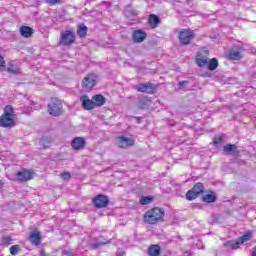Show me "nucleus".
Masks as SVG:
<instances>
[{
	"instance_id": "41",
	"label": "nucleus",
	"mask_w": 256,
	"mask_h": 256,
	"mask_svg": "<svg viewBox=\"0 0 256 256\" xmlns=\"http://www.w3.org/2000/svg\"><path fill=\"white\" fill-rule=\"evenodd\" d=\"M73 254L69 253L68 251L65 252V256H72Z\"/></svg>"
},
{
	"instance_id": "23",
	"label": "nucleus",
	"mask_w": 256,
	"mask_h": 256,
	"mask_svg": "<svg viewBox=\"0 0 256 256\" xmlns=\"http://www.w3.org/2000/svg\"><path fill=\"white\" fill-rule=\"evenodd\" d=\"M148 255H150V256H159V255H161V247H159V245H151L148 248Z\"/></svg>"
},
{
	"instance_id": "17",
	"label": "nucleus",
	"mask_w": 256,
	"mask_h": 256,
	"mask_svg": "<svg viewBox=\"0 0 256 256\" xmlns=\"http://www.w3.org/2000/svg\"><path fill=\"white\" fill-rule=\"evenodd\" d=\"M92 102L94 103V107H103L107 103V99L101 94H96L92 97Z\"/></svg>"
},
{
	"instance_id": "42",
	"label": "nucleus",
	"mask_w": 256,
	"mask_h": 256,
	"mask_svg": "<svg viewBox=\"0 0 256 256\" xmlns=\"http://www.w3.org/2000/svg\"><path fill=\"white\" fill-rule=\"evenodd\" d=\"M60 175H61L62 179L65 178V172H62Z\"/></svg>"
},
{
	"instance_id": "4",
	"label": "nucleus",
	"mask_w": 256,
	"mask_h": 256,
	"mask_svg": "<svg viewBox=\"0 0 256 256\" xmlns=\"http://www.w3.org/2000/svg\"><path fill=\"white\" fill-rule=\"evenodd\" d=\"M97 85V76L95 74H88L82 80V89L89 93Z\"/></svg>"
},
{
	"instance_id": "27",
	"label": "nucleus",
	"mask_w": 256,
	"mask_h": 256,
	"mask_svg": "<svg viewBox=\"0 0 256 256\" xmlns=\"http://www.w3.org/2000/svg\"><path fill=\"white\" fill-rule=\"evenodd\" d=\"M238 245H243L247 241H251V232H246L243 236L239 237L237 240Z\"/></svg>"
},
{
	"instance_id": "11",
	"label": "nucleus",
	"mask_w": 256,
	"mask_h": 256,
	"mask_svg": "<svg viewBox=\"0 0 256 256\" xmlns=\"http://www.w3.org/2000/svg\"><path fill=\"white\" fill-rule=\"evenodd\" d=\"M80 101H81L82 107H83V109H85V111H91V110L95 109V104L93 102V99H89L88 95L81 96Z\"/></svg>"
},
{
	"instance_id": "43",
	"label": "nucleus",
	"mask_w": 256,
	"mask_h": 256,
	"mask_svg": "<svg viewBox=\"0 0 256 256\" xmlns=\"http://www.w3.org/2000/svg\"><path fill=\"white\" fill-rule=\"evenodd\" d=\"M0 189H3V182H0Z\"/></svg>"
},
{
	"instance_id": "34",
	"label": "nucleus",
	"mask_w": 256,
	"mask_h": 256,
	"mask_svg": "<svg viewBox=\"0 0 256 256\" xmlns=\"http://www.w3.org/2000/svg\"><path fill=\"white\" fill-rule=\"evenodd\" d=\"M19 245H13L10 247V253L11 255H18L19 254Z\"/></svg>"
},
{
	"instance_id": "12",
	"label": "nucleus",
	"mask_w": 256,
	"mask_h": 256,
	"mask_svg": "<svg viewBox=\"0 0 256 256\" xmlns=\"http://www.w3.org/2000/svg\"><path fill=\"white\" fill-rule=\"evenodd\" d=\"M134 89H136V91H138L139 93H153V91H155V88L151 83H142L135 85Z\"/></svg>"
},
{
	"instance_id": "36",
	"label": "nucleus",
	"mask_w": 256,
	"mask_h": 256,
	"mask_svg": "<svg viewBox=\"0 0 256 256\" xmlns=\"http://www.w3.org/2000/svg\"><path fill=\"white\" fill-rule=\"evenodd\" d=\"M47 5H59L61 0H46Z\"/></svg>"
},
{
	"instance_id": "2",
	"label": "nucleus",
	"mask_w": 256,
	"mask_h": 256,
	"mask_svg": "<svg viewBox=\"0 0 256 256\" xmlns=\"http://www.w3.org/2000/svg\"><path fill=\"white\" fill-rule=\"evenodd\" d=\"M48 111L53 117H59V115L63 113V104H61V100L53 98L48 104Z\"/></svg>"
},
{
	"instance_id": "9",
	"label": "nucleus",
	"mask_w": 256,
	"mask_h": 256,
	"mask_svg": "<svg viewBox=\"0 0 256 256\" xmlns=\"http://www.w3.org/2000/svg\"><path fill=\"white\" fill-rule=\"evenodd\" d=\"M93 204L97 209H103L109 205V197L99 194L93 199Z\"/></svg>"
},
{
	"instance_id": "35",
	"label": "nucleus",
	"mask_w": 256,
	"mask_h": 256,
	"mask_svg": "<svg viewBox=\"0 0 256 256\" xmlns=\"http://www.w3.org/2000/svg\"><path fill=\"white\" fill-rule=\"evenodd\" d=\"M12 241H13V239H11V237H9V236L4 237V238H2V245L9 247V245H11Z\"/></svg>"
},
{
	"instance_id": "15",
	"label": "nucleus",
	"mask_w": 256,
	"mask_h": 256,
	"mask_svg": "<svg viewBox=\"0 0 256 256\" xmlns=\"http://www.w3.org/2000/svg\"><path fill=\"white\" fill-rule=\"evenodd\" d=\"M29 241L32 245H41V232L34 230L30 233Z\"/></svg>"
},
{
	"instance_id": "6",
	"label": "nucleus",
	"mask_w": 256,
	"mask_h": 256,
	"mask_svg": "<svg viewBox=\"0 0 256 256\" xmlns=\"http://www.w3.org/2000/svg\"><path fill=\"white\" fill-rule=\"evenodd\" d=\"M116 145L120 149H127V147H133L135 145V140L132 137L120 136L116 138Z\"/></svg>"
},
{
	"instance_id": "1",
	"label": "nucleus",
	"mask_w": 256,
	"mask_h": 256,
	"mask_svg": "<svg viewBox=\"0 0 256 256\" xmlns=\"http://www.w3.org/2000/svg\"><path fill=\"white\" fill-rule=\"evenodd\" d=\"M163 217H165V212H163L161 208H153L144 214V221L148 225H155L159 223Z\"/></svg>"
},
{
	"instance_id": "19",
	"label": "nucleus",
	"mask_w": 256,
	"mask_h": 256,
	"mask_svg": "<svg viewBox=\"0 0 256 256\" xmlns=\"http://www.w3.org/2000/svg\"><path fill=\"white\" fill-rule=\"evenodd\" d=\"M148 23L152 29L159 27V23H161V19L155 14H151L148 18Z\"/></svg>"
},
{
	"instance_id": "33",
	"label": "nucleus",
	"mask_w": 256,
	"mask_h": 256,
	"mask_svg": "<svg viewBox=\"0 0 256 256\" xmlns=\"http://www.w3.org/2000/svg\"><path fill=\"white\" fill-rule=\"evenodd\" d=\"M8 73H13V75H19L20 71L19 68L15 67V66H9L7 68Z\"/></svg>"
},
{
	"instance_id": "3",
	"label": "nucleus",
	"mask_w": 256,
	"mask_h": 256,
	"mask_svg": "<svg viewBox=\"0 0 256 256\" xmlns=\"http://www.w3.org/2000/svg\"><path fill=\"white\" fill-rule=\"evenodd\" d=\"M203 191H205V187L203 186V183L198 182L194 185V187L191 190H189L186 193V199L188 201H193L194 199H197V197H199V195H201Z\"/></svg>"
},
{
	"instance_id": "40",
	"label": "nucleus",
	"mask_w": 256,
	"mask_h": 256,
	"mask_svg": "<svg viewBox=\"0 0 256 256\" xmlns=\"http://www.w3.org/2000/svg\"><path fill=\"white\" fill-rule=\"evenodd\" d=\"M65 179H71V174L69 172H65Z\"/></svg>"
},
{
	"instance_id": "5",
	"label": "nucleus",
	"mask_w": 256,
	"mask_h": 256,
	"mask_svg": "<svg viewBox=\"0 0 256 256\" xmlns=\"http://www.w3.org/2000/svg\"><path fill=\"white\" fill-rule=\"evenodd\" d=\"M195 33L191 29H183L178 34V39L182 45H189L193 41Z\"/></svg>"
},
{
	"instance_id": "7",
	"label": "nucleus",
	"mask_w": 256,
	"mask_h": 256,
	"mask_svg": "<svg viewBox=\"0 0 256 256\" xmlns=\"http://www.w3.org/2000/svg\"><path fill=\"white\" fill-rule=\"evenodd\" d=\"M209 61V50H202L197 52L196 64L198 67H207Z\"/></svg>"
},
{
	"instance_id": "32",
	"label": "nucleus",
	"mask_w": 256,
	"mask_h": 256,
	"mask_svg": "<svg viewBox=\"0 0 256 256\" xmlns=\"http://www.w3.org/2000/svg\"><path fill=\"white\" fill-rule=\"evenodd\" d=\"M13 113V106L8 105L5 107L3 115H5L6 117H13Z\"/></svg>"
},
{
	"instance_id": "45",
	"label": "nucleus",
	"mask_w": 256,
	"mask_h": 256,
	"mask_svg": "<svg viewBox=\"0 0 256 256\" xmlns=\"http://www.w3.org/2000/svg\"><path fill=\"white\" fill-rule=\"evenodd\" d=\"M133 15H137V12H133Z\"/></svg>"
},
{
	"instance_id": "10",
	"label": "nucleus",
	"mask_w": 256,
	"mask_h": 256,
	"mask_svg": "<svg viewBox=\"0 0 256 256\" xmlns=\"http://www.w3.org/2000/svg\"><path fill=\"white\" fill-rule=\"evenodd\" d=\"M147 39V32L143 30H134L132 34V41L134 43H143Z\"/></svg>"
},
{
	"instance_id": "29",
	"label": "nucleus",
	"mask_w": 256,
	"mask_h": 256,
	"mask_svg": "<svg viewBox=\"0 0 256 256\" xmlns=\"http://www.w3.org/2000/svg\"><path fill=\"white\" fill-rule=\"evenodd\" d=\"M87 31H88V28L87 26H85V24H81L77 29V33L79 37H85V35H87Z\"/></svg>"
},
{
	"instance_id": "38",
	"label": "nucleus",
	"mask_w": 256,
	"mask_h": 256,
	"mask_svg": "<svg viewBox=\"0 0 256 256\" xmlns=\"http://www.w3.org/2000/svg\"><path fill=\"white\" fill-rule=\"evenodd\" d=\"M1 67H5V58H3V55L0 54V69Z\"/></svg>"
},
{
	"instance_id": "18",
	"label": "nucleus",
	"mask_w": 256,
	"mask_h": 256,
	"mask_svg": "<svg viewBox=\"0 0 256 256\" xmlns=\"http://www.w3.org/2000/svg\"><path fill=\"white\" fill-rule=\"evenodd\" d=\"M13 117L11 116H6L3 114L0 117V127H11L13 125Z\"/></svg>"
},
{
	"instance_id": "46",
	"label": "nucleus",
	"mask_w": 256,
	"mask_h": 256,
	"mask_svg": "<svg viewBox=\"0 0 256 256\" xmlns=\"http://www.w3.org/2000/svg\"><path fill=\"white\" fill-rule=\"evenodd\" d=\"M117 256H123V255H117Z\"/></svg>"
},
{
	"instance_id": "8",
	"label": "nucleus",
	"mask_w": 256,
	"mask_h": 256,
	"mask_svg": "<svg viewBox=\"0 0 256 256\" xmlns=\"http://www.w3.org/2000/svg\"><path fill=\"white\" fill-rule=\"evenodd\" d=\"M73 151H83L87 147V140L84 137H75L71 141Z\"/></svg>"
},
{
	"instance_id": "31",
	"label": "nucleus",
	"mask_w": 256,
	"mask_h": 256,
	"mask_svg": "<svg viewBox=\"0 0 256 256\" xmlns=\"http://www.w3.org/2000/svg\"><path fill=\"white\" fill-rule=\"evenodd\" d=\"M153 197L151 196H142L140 198V204L141 205H149V203H152Z\"/></svg>"
},
{
	"instance_id": "14",
	"label": "nucleus",
	"mask_w": 256,
	"mask_h": 256,
	"mask_svg": "<svg viewBox=\"0 0 256 256\" xmlns=\"http://www.w3.org/2000/svg\"><path fill=\"white\" fill-rule=\"evenodd\" d=\"M243 48H232L229 53V59H232V61H239V59H242L243 57Z\"/></svg>"
},
{
	"instance_id": "21",
	"label": "nucleus",
	"mask_w": 256,
	"mask_h": 256,
	"mask_svg": "<svg viewBox=\"0 0 256 256\" xmlns=\"http://www.w3.org/2000/svg\"><path fill=\"white\" fill-rule=\"evenodd\" d=\"M20 35H22V37L29 38L33 35V29L29 26H21Z\"/></svg>"
},
{
	"instance_id": "28",
	"label": "nucleus",
	"mask_w": 256,
	"mask_h": 256,
	"mask_svg": "<svg viewBox=\"0 0 256 256\" xmlns=\"http://www.w3.org/2000/svg\"><path fill=\"white\" fill-rule=\"evenodd\" d=\"M225 143V135L215 136L213 139V144L215 147H219Z\"/></svg>"
},
{
	"instance_id": "37",
	"label": "nucleus",
	"mask_w": 256,
	"mask_h": 256,
	"mask_svg": "<svg viewBox=\"0 0 256 256\" xmlns=\"http://www.w3.org/2000/svg\"><path fill=\"white\" fill-rule=\"evenodd\" d=\"M59 45H65V32H61Z\"/></svg>"
},
{
	"instance_id": "30",
	"label": "nucleus",
	"mask_w": 256,
	"mask_h": 256,
	"mask_svg": "<svg viewBox=\"0 0 256 256\" xmlns=\"http://www.w3.org/2000/svg\"><path fill=\"white\" fill-rule=\"evenodd\" d=\"M224 247H226L227 249H232L234 251L235 249H239V244H237V240L236 242L228 241L224 243Z\"/></svg>"
},
{
	"instance_id": "25",
	"label": "nucleus",
	"mask_w": 256,
	"mask_h": 256,
	"mask_svg": "<svg viewBox=\"0 0 256 256\" xmlns=\"http://www.w3.org/2000/svg\"><path fill=\"white\" fill-rule=\"evenodd\" d=\"M202 201H204L205 203H215V201H217V196L214 192H210L209 194H205L202 197Z\"/></svg>"
},
{
	"instance_id": "20",
	"label": "nucleus",
	"mask_w": 256,
	"mask_h": 256,
	"mask_svg": "<svg viewBox=\"0 0 256 256\" xmlns=\"http://www.w3.org/2000/svg\"><path fill=\"white\" fill-rule=\"evenodd\" d=\"M75 43V33L66 30L65 31V45H73Z\"/></svg>"
},
{
	"instance_id": "13",
	"label": "nucleus",
	"mask_w": 256,
	"mask_h": 256,
	"mask_svg": "<svg viewBox=\"0 0 256 256\" xmlns=\"http://www.w3.org/2000/svg\"><path fill=\"white\" fill-rule=\"evenodd\" d=\"M34 175L35 173L29 170H22L17 173L18 181H21V182L31 181Z\"/></svg>"
},
{
	"instance_id": "44",
	"label": "nucleus",
	"mask_w": 256,
	"mask_h": 256,
	"mask_svg": "<svg viewBox=\"0 0 256 256\" xmlns=\"http://www.w3.org/2000/svg\"><path fill=\"white\" fill-rule=\"evenodd\" d=\"M62 255H65V250L62 251Z\"/></svg>"
},
{
	"instance_id": "22",
	"label": "nucleus",
	"mask_w": 256,
	"mask_h": 256,
	"mask_svg": "<svg viewBox=\"0 0 256 256\" xmlns=\"http://www.w3.org/2000/svg\"><path fill=\"white\" fill-rule=\"evenodd\" d=\"M224 153H229V155H237V145L227 144L223 148Z\"/></svg>"
},
{
	"instance_id": "24",
	"label": "nucleus",
	"mask_w": 256,
	"mask_h": 256,
	"mask_svg": "<svg viewBox=\"0 0 256 256\" xmlns=\"http://www.w3.org/2000/svg\"><path fill=\"white\" fill-rule=\"evenodd\" d=\"M51 143H53V138L51 136H45L40 140V145L44 149H48V147H51Z\"/></svg>"
},
{
	"instance_id": "16",
	"label": "nucleus",
	"mask_w": 256,
	"mask_h": 256,
	"mask_svg": "<svg viewBox=\"0 0 256 256\" xmlns=\"http://www.w3.org/2000/svg\"><path fill=\"white\" fill-rule=\"evenodd\" d=\"M151 105V99L147 98V96H140L138 98L137 107L138 109H149Z\"/></svg>"
},
{
	"instance_id": "39",
	"label": "nucleus",
	"mask_w": 256,
	"mask_h": 256,
	"mask_svg": "<svg viewBox=\"0 0 256 256\" xmlns=\"http://www.w3.org/2000/svg\"><path fill=\"white\" fill-rule=\"evenodd\" d=\"M179 85H180V87H185V86L189 85V82L188 81H180Z\"/></svg>"
},
{
	"instance_id": "26",
	"label": "nucleus",
	"mask_w": 256,
	"mask_h": 256,
	"mask_svg": "<svg viewBox=\"0 0 256 256\" xmlns=\"http://www.w3.org/2000/svg\"><path fill=\"white\" fill-rule=\"evenodd\" d=\"M206 67H208L209 71H215L219 67V60L217 58L208 60Z\"/></svg>"
}]
</instances>
